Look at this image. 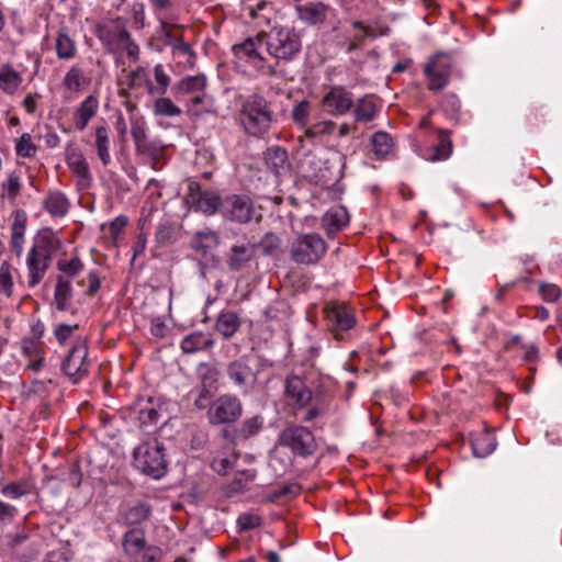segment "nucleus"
Instances as JSON below:
<instances>
[{
	"instance_id": "f257e3e1",
	"label": "nucleus",
	"mask_w": 562,
	"mask_h": 562,
	"mask_svg": "<svg viewBox=\"0 0 562 562\" xmlns=\"http://www.w3.org/2000/svg\"><path fill=\"white\" fill-rule=\"evenodd\" d=\"M301 50L299 33L282 25H276L268 32L260 31L232 47L239 63L251 68L257 76L267 78L285 77V66L295 60Z\"/></svg>"
},
{
	"instance_id": "f03ea898",
	"label": "nucleus",
	"mask_w": 562,
	"mask_h": 562,
	"mask_svg": "<svg viewBox=\"0 0 562 562\" xmlns=\"http://www.w3.org/2000/svg\"><path fill=\"white\" fill-rule=\"evenodd\" d=\"M59 248L60 240L50 228H43L33 237L25 259L30 288H35L44 279L53 257Z\"/></svg>"
},
{
	"instance_id": "7ed1b4c3",
	"label": "nucleus",
	"mask_w": 562,
	"mask_h": 562,
	"mask_svg": "<svg viewBox=\"0 0 562 562\" xmlns=\"http://www.w3.org/2000/svg\"><path fill=\"white\" fill-rule=\"evenodd\" d=\"M94 33L108 53H125L132 61L139 59V45L132 38L124 18L115 16L108 22L97 24Z\"/></svg>"
},
{
	"instance_id": "20e7f679",
	"label": "nucleus",
	"mask_w": 562,
	"mask_h": 562,
	"mask_svg": "<svg viewBox=\"0 0 562 562\" xmlns=\"http://www.w3.org/2000/svg\"><path fill=\"white\" fill-rule=\"evenodd\" d=\"M276 121L271 103L261 93H251L243 101L239 123L247 135L262 137Z\"/></svg>"
},
{
	"instance_id": "39448f33",
	"label": "nucleus",
	"mask_w": 562,
	"mask_h": 562,
	"mask_svg": "<svg viewBox=\"0 0 562 562\" xmlns=\"http://www.w3.org/2000/svg\"><path fill=\"white\" fill-rule=\"evenodd\" d=\"M262 367L260 357L243 355L226 364L225 375L228 382L246 396L258 390Z\"/></svg>"
},
{
	"instance_id": "423d86ee",
	"label": "nucleus",
	"mask_w": 562,
	"mask_h": 562,
	"mask_svg": "<svg viewBox=\"0 0 562 562\" xmlns=\"http://www.w3.org/2000/svg\"><path fill=\"white\" fill-rule=\"evenodd\" d=\"M328 246L317 233H304L293 238L290 244V258L299 266H316L327 254Z\"/></svg>"
},
{
	"instance_id": "0eeeda50",
	"label": "nucleus",
	"mask_w": 562,
	"mask_h": 562,
	"mask_svg": "<svg viewBox=\"0 0 562 562\" xmlns=\"http://www.w3.org/2000/svg\"><path fill=\"white\" fill-rule=\"evenodd\" d=\"M164 451V445L157 439L146 440L134 449V464L143 473L160 479L167 471Z\"/></svg>"
},
{
	"instance_id": "6e6552de",
	"label": "nucleus",
	"mask_w": 562,
	"mask_h": 562,
	"mask_svg": "<svg viewBox=\"0 0 562 562\" xmlns=\"http://www.w3.org/2000/svg\"><path fill=\"white\" fill-rule=\"evenodd\" d=\"M244 407L239 397L232 393L217 396L206 412L210 425H233L243 416Z\"/></svg>"
},
{
	"instance_id": "1a4fd4ad",
	"label": "nucleus",
	"mask_w": 562,
	"mask_h": 562,
	"mask_svg": "<svg viewBox=\"0 0 562 562\" xmlns=\"http://www.w3.org/2000/svg\"><path fill=\"white\" fill-rule=\"evenodd\" d=\"M122 547L132 562H155L161 554L159 548L147 543L145 530L142 528L128 529L123 535Z\"/></svg>"
},
{
	"instance_id": "9d476101",
	"label": "nucleus",
	"mask_w": 562,
	"mask_h": 562,
	"mask_svg": "<svg viewBox=\"0 0 562 562\" xmlns=\"http://www.w3.org/2000/svg\"><path fill=\"white\" fill-rule=\"evenodd\" d=\"M453 67L452 56L448 53H437L424 66V75L428 79L427 88L430 91L442 90L450 81Z\"/></svg>"
},
{
	"instance_id": "9b49d317",
	"label": "nucleus",
	"mask_w": 562,
	"mask_h": 562,
	"mask_svg": "<svg viewBox=\"0 0 562 562\" xmlns=\"http://www.w3.org/2000/svg\"><path fill=\"white\" fill-rule=\"evenodd\" d=\"M280 443L302 458L314 454L317 449L314 434L303 426L286 427L280 435Z\"/></svg>"
},
{
	"instance_id": "f8f14e48",
	"label": "nucleus",
	"mask_w": 562,
	"mask_h": 562,
	"mask_svg": "<svg viewBox=\"0 0 562 562\" xmlns=\"http://www.w3.org/2000/svg\"><path fill=\"white\" fill-rule=\"evenodd\" d=\"M186 203L195 212H201L207 216L220 212L222 214L223 199L213 190H202L196 181L188 183Z\"/></svg>"
},
{
	"instance_id": "ddd939ff",
	"label": "nucleus",
	"mask_w": 562,
	"mask_h": 562,
	"mask_svg": "<svg viewBox=\"0 0 562 562\" xmlns=\"http://www.w3.org/2000/svg\"><path fill=\"white\" fill-rule=\"evenodd\" d=\"M256 210L252 200L246 194H229L223 198L222 216L239 224L249 223Z\"/></svg>"
},
{
	"instance_id": "4468645a",
	"label": "nucleus",
	"mask_w": 562,
	"mask_h": 562,
	"mask_svg": "<svg viewBox=\"0 0 562 562\" xmlns=\"http://www.w3.org/2000/svg\"><path fill=\"white\" fill-rule=\"evenodd\" d=\"M88 347L83 341H77L61 362V370L74 383L88 374Z\"/></svg>"
},
{
	"instance_id": "2eb2a0df",
	"label": "nucleus",
	"mask_w": 562,
	"mask_h": 562,
	"mask_svg": "<svg viewBox=\"0 0 562 562\" xmlns=\"http://www.w3.org/2000/svg\"><path fill=\"white\" fill-rule=\"evenodd\" d=\"M324 315L336 339H339V331H347L356 325L353 312L345 303H327L324 307Z\"/></svg>"
},
{
	"instance_id": "dca6fc26",
	"label": "nucleus",
	"mask_w": 562,
	"mask_h": 562,
	"mask_svg": "<svg viewBox=\"0 0 562 562\" xmlns=\"http://www.w3.org/2000/svg\"><path fill=\"white\" fill-rule=\"evenodd\" d=\"M323 110L333 116L347 114L353 106V94L344 86H333L323 95Z\"/></svg>"
},
{
	"instance_id": "f3484780",
	"label": "nucleus",
	"mask_w": 562,
	"mask_h": 562,
	"mask_svg": "<svg viewBox=\"0 0 562 562\" xmlns=\"http://www.w3.org/2000/svg\"><path fill=\"white\" fill-rule=\"evenodd\" d=\"M66 164L76 178V189L78 191L89 190L92 186L93 178L83 154L78 149L67 153Z\"/></svg>"
},
{
	"instance_id": "a211bd4d",
	"label": "nucleus",
	"mask_w": 562,
	"mask_h": 562,
	"mask_svg": "<svg viewBox=\"0 0 562 562\" xmlns=\"http://www.w3.org/2000/svg\"><path fill=\"white\" fill-rule=\"evenodd\" d=\"M284 395L289 404L297 408L305 407L313 398L312 391L297 375L286 378L284 383Z\"/></svg>"
},
{
	"instance_id": "6ab92c4d",
	"label": "nucleus",
	"mask_w": 562,
	"mask_h": 562,
	"mask_svg": "<svg viewBox=\"0 0 562 562\" xmlns=\"http://www.w3.org/2000/svg\"><path fill=\"white\" fill-rule=\"evenodd\" d=\"M256 245L251 243H235L226 252V265L232 271H239L255 259Z\"/></svg>"
},
{
	"instance_id": "aec40b11",
	"label": "nucleus",
	"mask_w": 562,
	"mask_h": 562,
	"mask_svg": "<svg viewBox=\"0 0 562 562\" xmlns=\"http://www.w3.org/2000/svg\"><path fill=\"white\" fill-rule=\"evenodd\" d=\"M214 345L215 340L212 334L204 331H193L182 338L180 342V349L183 353L192 355L200 351L210 350Z\"/></svg>"
},
{
	"instance_id": "412c9836",
	"label": "nucleus",
	"mask_w": 562,
	"mask_h": 562,
	"mask_svg": "<svg viewBox=\"0 0 562 562\" xmlns=\"http://www.w3.org/2000/svg\"><path fill=\"white\" fill-rule=\"evenodd\" d=\"M42 207L52 217H64L70 209V201L66 194L59 190H49L42 201Z\"/></svg>"
},
{
	"instance_id": "4be33fe9",
	"label": "nucleus",
	"mask_w": 562,
	"mask_h": 562,
	"mask_svg": "<svg viewBox=\"0 0 562 562\" xmlns=\"http://www.w3.org/2000/svg\"><path fill=\"white\" fill-rule=\"evenodd\" d=\"M99 110V100L97 97L88 95L77 108L74 113V124L80 132L86 130L91 119H93Z\"/></svg>"
},
{
	"instance_id": "5701e85b",
	"label": "nucleus",
	"mask_w": 562,
	"mask_h": 562,
	"mask_svg": "<svg viewBox=\"0 0 562 562\" xmlns=\"http://www.w3.org/2000/svg\"><path fill=\"white\" fill-rule=\"evenodd\" d=\"M349 222V215L344 206L330 207L322 217V226L327 235L341 231Z\"/></svg>"
},
{
	"instance_id": "b1692460",
	"label": "nucleus",
	"mask_w": 562,
	"mask_h": 562,
	"mask_svg": "<svg viewBox=\"0 0 562 562\" xmlns=\"http://www.w3.org/2000/svg\"><path fill=\"white\" fill-rule=\"evenodd\" d=\"M119 83L122 87L121 94L126 93V90H133L145 87L148 90L149 75L146 68L138 66L134 70L123 71L119 78Z\"/></svg>"
},
{
	"instance_id": "393cba45",
	"label": "nucleus",
	"mask_w": 562,
	"mask_h": 562,
	"mask_svg": "<svg viewBox=\"0 0 562 562\" xmlns=\"http://www.w3.org/2000/svg\"><path fill=\"white\" fill-rule=\"evenodd\" d=\"M240 326L241 318L234 311H222L216 317L215 329L225 339L232 338Z\"/></svg>"
},
{
	"instance_id": "a878e982",
	"label": "nucleus",
	"mask_w": 562,
	"mask_h": 562,
	"mask_svg": "<svg viewBox=\"0 0 562 562\" xmlns=\"http://www.w3.org/2000/svg\"><path fill=\"white\" fill-rule=\"evenodd\" d=\"M23 82L22 75L11 64L0 65V90L8 94H15Z\"/></svg>"
},
{
	"instance_id": "bb28decb",
	"label": "nucleus",
	"mask_w": 562,
	"mask_h": 562,
	"mask_svg": "<svg viewBox=\"0 0 562 562\" xmlns=\"http://www.w3.org/2000/svg\"><path fill=\"white\" fill-rule=\"evenodd\" d=\"M470 445L475 457L485 458L495 450L497 443L493 434L482 430L471 435Z\"/></svg>"
},
{
	"instance_id": "cd10ccee",
	"label": "nucleus",
	"mask_w": 562,
	"mask_h": 562,
	"mask_svg": "<svg viewBox=\"0 0 562 562\" xmlns=\"http://www.w3.org/2000/svg\"><path fill=\"white\" fill-rule=\"evenodd\" d=\"M218 244L220 235L211 229L196 232L190 241L191 248L202 256L217 247Z\"/></svg>"
},
{
	"instance_id": "c85d7f7f",
	"label": "nucleus",
	"mask_w": 562,
	"mask_h": 562,
	"mask_svg": "<svg viewBox=\"0 0 562 562\" xmlns=\"http://www.w3.org/2000/svg\"><path fill=\"white\" fill-rule=\"evenodd\" d=\"M438 143L431 148V153L427 156L430 161H441L448 159L452 154L451 132L448 130L437 128Z\"/></svg>"
},
{
	"instance_id": "c756f323",
	"label": "nucleus",
	"mask_w": 562,
	"mask_h": 562,
	"mask_svg": "<svg viewBox=\"0 0 562 562\" xmlns=\"http://www.w3.org/2000/svg\"><path fill=\"white\" fill-rule=\"evenodd\" d=\"M110 144V128L106 125L97 126L94 130V146L104 167L111 162Z\"/></svg>"
},
{
	"instance_id": "7c9ffc66",
	"label": "nucleus",
	"mask_w": 562,
	"mask_h": 562,
	"mask_svg": "<svg viewBox=\"0 0 562 562\" xmlns=\"http://www.w3.org/2000/svg\"><path fill=\"white\" fill-rule=\"evenodd\" d=\"M72 299V285L71 281L64 277H57L55 291H54V303L58 311H67L71 305Z\"/></svg>"
},
{
	"instance_id": "2f4dec72",
	"label": "nucleus",
	"mask_w": 562,
	"mask_h": 562,
	"mask_svg": "<svg viewBox=\"0 0 562 562\" xmlns=\"http://www.w3.org/2000/svg\"><path fill=\"white\" fill-rule=\"evenodd\" d=\"M353 116L356 122L368 123L372 121L378 112L375 100L372 95H364L356 103L353 102Z\"/></svg>"
},
{
	"instance_id": "473e14b6",
	"label": "nucleus",
	"mask_w": 562,
	"mask_h": 562,
	"mask_svg": "<svg viewBox=\"0 0 562 562\" xmlns=\"http://www.w3.org/2000/svg\"><path fill=\"white\" fill-rule=\"evenodd\" d=\"M151 515V506L146 502H137L128 506L123 513L126 526H136L146 521Z\"/></svg>"
},
{
	"instance_id": "72a5a7b5",
	"label": "nucleus",
	"mask_w": 562,
	"mask_h": 562,
	"mask_svg": "<svg viewBox=\"0 0 562 562\" xmlns=\"http://www.w3.org/2000/svg\"><path fill=\"white\" fill-rule=\"evenodd\" d=\"M26 229V220L24 216L16 215L11 226V250L20 258L23 254L24 235Z\"/></svg>"
},
{
	"instance_id": "f704fd0d",
	"label": "nucleus",
	"mask_w": 562,
	"mask_h": 562,
	"mask_svg": "<svg viewBox=\"0 0 562 562\" xmlns=\"http://www.w3.org/2000/svg\"><path fill=\"white\" fill-rule=\"evenodd\" d=\"M372 150L378 159H384L394 148L392 137L386 132H376L371 136Z\"/></svg>"
},
{
	"instance_id": "c9c22d12",
	"label": "nucleus",
	"mask_w": 562,
	"mask_h": 562,
	"mask_svg": "<svg viewBox=\"0 0 562 562\" xmlns=\"http://www.w3.org/2000/svg\"><path fill=\"white\" fill-rule=\"evenodd\" d=\"M90 85V78L77 65L72 66L64 77V86L70 90L78 92Z\"/></svg>"
},
{
	"instance_id": "e433bc0d",
	"label": "nucleus",
	"mask_w": 562,
	"mask_h": 562,
	"mask_svg": "<svg viewBox=\"0 0 562 562\" xmlns=\"http://www.w3.org/2000/svg\"><path fill=\"white\" fill-rule=\"evenodd\" d=\"M155 83L149 79L148 94L150 95H164L170 85V77L165 71L161 64H157L154 67Z\"/></svg>"
},
{
	"instance_id": "4c0bfd02",
	"label": "nucleus",
	"mask_w": 562,
	"mask_h": 562,
	"mask_svg": "<svg viewBox=\"0 0 562 562\" xmlns=\"http://www.w3.org/2000/svg\"><path fill=\"white\" fill-rule=\"evenodd\" d=\"M55 46L59 59H71L76 55V43L65 30L58 31Z\"/></svg>"
},
{
	"instance_id": "58836bf2",
	"label": "nucleus",
	"mask_w": 562,
	"mask_h": 562,
	"mask_svg": "<svg viewBox=\"0 0 562 562\" xmlns=\"http://www.w3.org/2000/svg\"><path fill=\"white\" fill-rule=\"evenodd\" d=\"M83 262L77 256L57 261V269L60 272L58 277H64L70 281L77 278L83 271Z\"/></svg>"
},
{
	"instance_id": "ea45409f",
	"label": "nucleus",
	"mask_w": 562,
	"mask_h": 562,
	"mask_svg": "<svg viewBox=\"0 0 562 562\" xmlns=\"http://www.w3.org/2000/svg\"><path fill=\"white\" fill-rule=\"evenodd\" d=\"M206 87V77L204 75L187 76L176 86L180 93L203 92Z\"/></svg>"
},
{
	"instance_id": "a19ab883",
	"label": "nucleus",
	"mask_w": 562,
	"mask_h": 562,
	"mask_svg": "<svg viewBox=\"0 0 562 562\" xmlns=\"http://www.w3.org/2000/svg\"><path fill=\"white\" fill-rule=\"evenodd\" d=\"M256 477L254 470H246L238 473L234 480L227 485L226 494L234 496L244 493L248 488V484Z\"/></svg>"
},
{
	"instance_id": "79ce46f5",
	"label": "nucleus",
	"mask_w": 562,
	"mask_h": 562,
	"mask_svg": "<svg viewBox=\"0 0 562 562\" xmlns=\"http://www.w3.org/2000/svg\"><path fill=\"white\" fill-rule=\"evenodd\" d=\"M23 353L29 357L30 362L27 368L33 371H38L44 362L43 347L35 341H29L23 346Z\"/></svg>"
},
{
	"instance_id": "37998d69",
	"label": "nucleus",
	"mask_w": 562,
	"mask_h": 562,
	"mask_svg": "<svg viewBox=\"0 0 562 562\" xmlns=\"http://www.w3.org/2000/svg\"><path fill=\"white\" fill-rule=\"evenodd\" d=\"M153 112L155 115L171 117L179 116L181 109L171 99L160 95L154 102Z\"/></svg>"
},
{
	"instance_id": "c03bdc74",
	"label": "nucleus",
	"mask_w": 562,
	"mask_h": 562,
	"mask_svg": "<svg viewBox=\"0 0 562 562\" xmlns=\"http://www.w3.org/2000/svg\"><path fill=\"white\" fill-rule=\"evenodd\" d=\"M131 134L137 149L145 146L147 139V128L144 117L133 115L131 117Z\"/></svg>"
},
{
	"instance_id": "a18cd8bd",
	"label": "nucleus",
	"mask_w": 562,
	"mask_h": 562,
	"mask_svg": "<svg viewBox=\"0 0 562 562\" xmlns=\"http://www.w3.org/2000/svg\"><path fill=\"white\" fill-rule=\"evenodd\" d=\"M15 154L22 158H33L37 154V146L30 133H23L15 142Z\"/></svg>"
},
{
	"instance_id": "49530a36",
	"label": "nucleus",
	"mask_w": 562,
	"mask_h": 562,
	"mask_svg": "<svg viewBox=\"0 0 562 562\" xmlns=\"http://www.w3.org/2000/svg\"><path fill=\"white\" fill-rule=\"evenodd\" d=\"M32 485L26 481L11 482L1 487V493L5 497L20 498L31 493Z\"/></svg>"
},
{
	"instance_id": "de8ad7c7",
	"label": "nucleus",
	"mask_w": 562,
	"mask_h": 562,
	"mask_svg": "<svg viewBox=\"0 0 562 562\" xmlns=\"http://www.w3.org/2000/svg\"><path fill=\"white\" fill-rule=\"evenodd\" d=\"M22 183L16 171L8 173L7 180L2 183L3 195L13 201L20 194Z\"/></svg>"
},
{
	"instance_id": "09e8293b",
	"label": "nucleus",
	"mask_w": 562,
	"mask_h": 562,
	"mask_svg": "<svg viewBox=\"0 0 562 562\" xmlns=\"http://www.w3.org/2000/svg\"><path fill=\"white\" fill-rule=\"evenodd\" d=\"M461 103L457 94L447 93L442 97L441 109L447 117L457 120L460 112Z\"/></svg>"
},
{
	"instance_id": "8fccbe9b",
	"label": "nucleus",
	"mask_w": 562,
	"mask_h": 562,
	"mask_svg": "<svg viewBox=\"0 0 562 562\" xmlns=\"http://www.w3.org/2000/svg\"><path fill=\"white\" fill-rule=\"evenodd\" d=\"M336 128V123L330 120H325L313 124L305 130V136L308 138L321 137L324 135H330Z\"/></svg>"
},
{
	"instance_id": "3c124183",
	"label": "nucleus",
	"mask_w": 562,
	"mask_h": 562,
	"mask_svg": "<svg viewBox=\"0 0 562 562\" xmlns=\"http://www.w3.org/2000/svg\"><path fill=\"white\" fill-rule=\"evenodd\" d=\"M263 255L271 256L277 252L281 246V239L274 233H266L257 245Z\"/></svg>"
},
{
	"instance_id": "603ef678",
	"label": "nucleus",
	"mask_w": 562,
	"mask_h": 562,
	"mask_svg": "<svg viewBox=\"0 0 562 562\" xmlns=\"http://www.w3.org/2000/svg\"><path fill=\"white\" fill-rule=\"evenodd\" d=\"M263 426V417L256 415L243 422L239 432L244 438L257 435Z\"/></svg>"
},
{
	"instance_id": "864d4df0",
	"label": "nucleus",
	"mask_w": 562,
	"mask_h": 562,
	"mask_svg": "<svg viewBox=\"0 0 562 562\" xmlns=\"http://www.w3.org/2000/svg\"><path fill=\"white\" fill-rule=\"evenodd\" d=\"M542 300L547 303H554L560 300L562 291L554 283L541 282L538 290Z\"/></svg>"
},
{
	"instance_id": "5fc2aeb1",
	"label": "nucleus",
	"mask_w": 562,
	"mask_h": 562,
	"mask_svg": "<svg viewBox=\"0 0 562 562\" xmlns=\"http://www.w3.org/2000/svg\"><path fill=\"white\" fill-rule=\"evenodd\" d=\"M201 369H204L205 372L201 373V380H202V389H201V397H207L209 396V387H211L217 380L218 371L216 368L202 364Z\"/></svg>"
},
{
	"instance_id": "6e6d98bb",
	"label": "nucleus",
	"mask_w": 562,
	"mask_h": 562,
	"mask_svg": "<svg viewBox=\"0 0 562 562\" xmlns=\"http://www.w3.org/2000/svg\"><path fill=\"white\" fill-rule=\"evenodd\" d=\"M78 285L87 286L85 290V294L92 296L94 295L101 286L100 276L97 270L89 271L86 279L78 280Z\"/></svg>"
},
{
	"instance_id": "4d7b16f0",
	"label": "nucleus",
	"mask_w": 562,
	"mask_h": 562,
	"mask_svg": "<svg viewBox=\"0 0 562 562\" xmlns=\"http://www.w3.org/2000/svg\"><path fill=\"white\" fill-rule=\"evenodd\" d=\"M310 108H311L310 102L306 100H303L300 103H297L296 105H294V108L291 112L292 120L296 124H299L301 126H305L307 123L308 115H310Z\"/></svg>"
},
{
	"instance_id": "13d9d810",
	"label": "nucleus",
	"mask_w": 562,
	"mask_h": 562,
	"mask_svg": "<svg viewBox=\"0 0 562 562\" xmlns=\"http://www.w3.org/2000/svg\"><path fill=\"white\" fill-rule=\"evenodd\" d=\"M130 12L133 25L137 30H142L146 25L145 5L143 2L136 1L131 4Z\"/></svg>"
},
{
	"instance_id": "bf43d9fd",
	"label": "nucleus",
	"mask_w": 562,
	"mask_h": 562,
	"mask_svg": "<svg viewBox=\"0 0 562 562\" xmlns=\"http://www.w3.org/2000/svg\"><path fill=\"white\" fill-rule=\"evenodd\" d=\"M301 18L312 24H316L325 18L324 9L322 5L304 7L301 10Z\"/></svg>"
},
{
	"instance_id": "052dcab7",
	"label": "nucleus",
	"mask_w": 562,
	"mask_h": 562,
	"mask_svg": "<svg viewBox=\"0 0 562 562\" xmlns=\"http://www.w3.org/2000/svg\"><path fill=\"white\" fill-rule=\"evenodd\" d=\"M158 418L159 412L151 405L150 402L143 406L138 412L139 423L144 426L157 423Z\"/></svg>"
},
{
	"instance_id": "680f3d73",
	"label": "nucleus",
	"mask_w": 562,
	"mask_h": 562,
	"mask_svg": "<svg viewBox=\"0 0 562 562\" xmlns=\"http://www.w3.org/2000/svg\"><path fill=\"white\" fill-rule=\"evenodd\" d=\"M79 328V325H67L59 324L55 328L54 335L59 342V345H65L74 335V331Z\"/></svg>"
},
{
	"instance_id": "e2e57ef3",
	"label": "nucleus",
	"mask_w": 562,
	"mask_h": 562,
	"mask_svg": "<svg viewBox=\"0 0 562 562\" xmlns=\"http://www.w3.org/2000/svg\"><path fill=\"white\" fill-rule=\"evenodd\" d=\"M237 524L240 530H250L261 525V518L251 513H244L238 517Z\"/></svg>"
},
{
	"instance_id": "0e129e2a",
	"label": "nucleus",
	"mask_w": 562,
	"mask_h": 562,
	"mask_svg": "<svg viewBox=\"0 0 562 562\" xmlns=\"http://www.w3.org/2000/svg\"><path fill=\"white\" fill-rule=\"evenodd\" d=\"M172 53L175 56H183L187 58V63L192 64L195 57L192 52L190 45L182 40H179L172 47Z\"/></svg>"
},
{
	"instance_id": "69168bd1",
	"label": "nucleus",
	"mask_w": 562,
	"mask_h": 562,
	"mask_svg": "<svg viewBox=\"0 0 562 562\" xmlns=\"http://www.w3.org/2000/svg\"><path fill=\"white\" fill-rule=\"evenodd\" d=\"M325 411H326V406L324 404H321L318 402V400L316 398L315 405H313L305 412L302 419L305 423H310V422L314 420L315 418L319 417L321 415H323L325 413Z\"/></svg>"
},
{
	"instance_id": "338daca9",
	"label": "nucleus",
	"mask_w": 562,
	"mask_h": 562,
	"mask_svg": "<svg viewBox=\"0 0 562 562\" xmlns=\"http://www.w3.org/2000/svg\"><path fill=\"white\" fill-rule=\"evenodd\" d=\"M154 13L160 16L162 12L169 11L173 8L171 0H148Z\"/></svg>"
},
{
	"instance_id": "774afa93",
	"label": "nucleus",
	"mask_w": 562,
	"mask_h": 562,
	"mask_svg": "<svg viewBox=\"0 0 562 562\" xmlns=\"http://www.w3.org/2000/svg\"><path fill=\"white\" fill-rule=\"evenodd\" d=\"M293 490L294 485H283L282 487L269 493L267 495V501L270 503H277L282 497L292 494Z\"/></svg>"
}]
</instances>
